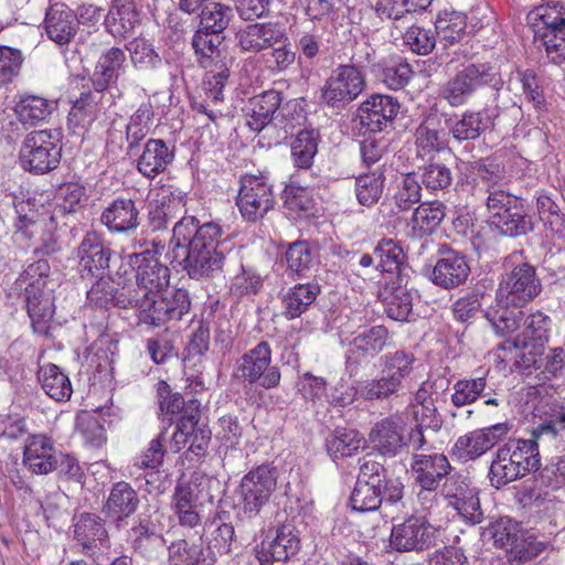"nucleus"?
Here are the masks:
<instances>
[{
	"mask_svg": "<svg viewBox=\"0 0 565 565\" xmlns=\"http://www.w3.org/2000/svg\"><path fill=\"white\" fill-rule=\"evenodd\" d=\"M221 234L218 224H200L194 216H183L174 224L172 242L184 250L180 264L191 279L210 280L223 273L226 256L220 249Z\"/></svg>",
	"mask_w": 565,
	"mask_h": 565,
	"instance_id": "nucleus-1",
	"label": "nucleus"
},
{
	"mask_svg": "<svg viewBox=\"0 0 565 565\" xmlns=\"http://www.w3.org/2000/svg\"><path fill=\"white\" fill-rule=\"evenodd\" d=\"M414 363L413 353L402 350L387 353L383 358V369L377 379L362 382L356 390L344 381H340L328 399L331 404L339 406L351 404L356 393L366 401L387 399L403 388V383L411 375Z\"/></svg>",
	"mask_w": 565,
	"mask_h": 565,
	"instance_id": "nucleus-2",
	"label": "nucleus"
},
{
	"mask_svg": "<svg viewBox=\"0 0 565 565\" xmlns=\"http://www.w3.org/2000/svg\"><path fill=\"white\" fill-rule=\"evenodd\" d=\"M160 407L166 416L178 417L175 430L169 444L171 451L179 452L189 444L186 459L192 461L203 458L211 441V430L201 420L199 401L192 398L185 402L181 394L175 393L164 398ZM169 420L173 422V417Z\"/></svg>",
	"mask_w": 565,
	"mask_h": 565,
	"instance_id": "nucleus-3",
	"label": "nucleus"
},
{
	"mask_svg": "<svg viewBox=\"0 0 565 565\" xmlns=\"http://www.w3.org/2000/svg\"><path fill=\"white\" fill-rule=\"evenodd\" d=\"M403 489L401 480L388 476L382 463L364 458L350 503L360 512L375 511L383 503L393 505L401 501Z\"/></svg>",
	"mask_w": 565,
	"mask_h": 565,
	"instance_id": "nucleus-4",
	"label": "nucleus"
},
{
	"mask_svg": "<svg viewBox=\"0 0 565 565\" xmlns=\"http://www.w3.org/2000/svg\"><path fill=\"white\" fill-rule=\"evenodd\" d=\"M223 41L224 35L199 29L193 34L191 43L198 63L207 71L204 81L206 95L214 104L222 102L224 98L223 89L228 81L234 62L222 46Z\"/></svg>",
	"mask_w": 565,
	"mask_h": 565,
	"instance_id": "nucleus-5",
	"label": "nucleus"
},
{
	"mask_svg": "<svg viewBox=\"0 0 565 565\" xmlns=\"http://www.w3.org/2000/svg\"><path fill=\"white\" fill-rule=\"evenodd\" d=\"M541 465L536 439H510L500 446L491 462L489 478L497 489L509 484L532 471Z\"/></svg>",
	"mask_w": 565,
	"mask_h": 565,
	"instance_id": "nucleus-6",
	"label": "nucleus"
},
{
	"mask_svg": "<svg viewBox=\"0 0 565 565\" xmlns=\"http://www.w3.org/2000/svg\"><path fill=\"white\" fill-rule=\"evenodd\" d=\"M495 230L507 237H522L535 230V214L522 196L510 191H494L486 203Z\"/></svg>",
	"mask_w": 565,
	"mask_h": 565,
	"instance_id": "nucleus-7",
	"label": "nucleus"
},
{
	"mask_svg": "<svg viewBox=\"0 0 565 565\" xmlns=\"http://www.w3.org/2000/svg\"><path fill=\"white\" fill-rule=\"evenodd\" d=\"M126 303H130V308L136 310L141 323L153 327L163 326L171 320H181L191 306L189 292L183 288L153 295L135 292Z\"/></svg>",
	"mask_w": 565,
	"mask_h": 565,
	"instance_id": "nucleus-8",
	"label": "nucleus"
},
{
	"mask_svg": "<svg viewBox=\"0 0 565 565\" xmlns=\"http://www.w3.org/2000/svg\"><path fill=\"white\" fill-rule=\"evenodd\" d=\"M499 90L503 79L498 67L489 62L471 63L458 71L444 86L441 96L452 107L462 106L480 87Z\"/></svg>",
	"mask_w": 565,
	"mask_h": 565,
	"instance_id": "nucleus-9",
	"label": "nucleus"
},
{
	"mask_svg": "<svg viewBox=\"0 0 565 565\" xmlns=\"http://www.w3.org/2000/svg\"><path fill=\"white\" fill-rule=\"evenodd\" d=\"M60 131L35 130L24 138L19 159L25 171L43 174L57 168L62 157Z\"/></svg>",
	"mask_w": 565,
	"mask_h": 565,
	"instance_id": "nucleus-10",
	"label": "nucleus"
},
{
	"mask_svg": "<svg viewBox=\"0 0 565 565\" xmlns=\"http://www.w3.org/2000/svg\"><path fill=\"white\" fill-rule=\"evenodd\" d=\"M233 377L249 385H259L265 390L277 387L281 373L277 365L271 364L269 343L262 341L237 359Z\"/></svg>",
	"mask_w": 565,
	"mask_h": 565,
	"instance_id": "nucleus-11",
	"label": "nucleus"
},
{
	"mask_svg": "<svg viewBox=\"0 0 565 565\" xmlns=\"http://www.w3.org/2000/svg\"><path fill=\"white\" fill-rule=\"evenodd\" d=\"M439 530L425 515L413 514L393 525L388 546L398 553H422L437 545Z\"/></svg>",
	"mask_w": 565,
	"mask_h": 565,
	"instance_id": "nucleus-12",
	"label": "nucleus"
},
{
	"mask_svg": "<svg viewBox=\"0 0 565 565\" xmlns=\"http://www.w3.org/2000/svg\"><path fill=\"white\" fill-rule=\"evenodd\" d=\"M277 469L260 465L245 475L239 484L241 509L248 519L257 518L277 488Z\"/></svg>",
	"mask_w": 565,
	"mask_h": 565,
	"instance_id": "nucleus-13",
	"label": "nucleus"
},
{
	"mask_svg": "<svg viewBox=\"0 0 565 565\" xmlns=\"http://www.w3.org/2000/svg\"><path fill=\"white\" fill-rule=\"evenodd\" d=\"M361 68L355 64H340L332 70L321 88V100L333 108H344L365 89Z\"/></svg>",
	"mask_w": 565,
	"mask_h": 565,
	"instance_id": "nucleus-14",
	"label": "nucleus"
},
{
	"mask_svg": "<svg viewBox=\"0 0 565 565\" xmlns=\"http://www.w3.org/2000/svg\"><path fill=\"white\" fill-rule=\"evenodd\" d=\"M127 265L135 270V280L127 278L132 295L162 292L170 284V268L152 250L129 254Z\"/></svg>",
	"mask_w": 565,
	"mask_h": 565,
	"instance_id": "nucleus-15",
	"label": "nucleus"
},
{
	"mask_svg": "<svg viewBox=\"0 0 565 565\" xmlns=\"http://www.w3.org/2000/svg\"><path fill=\"white\" fill-rule=\"evenodd\" d=\"M542 291V282L534 266L522 263L507 273L497 289L500 300L514 306H526Z\"/></svg>",
	"mask_w": 565,
	"mask_h": 565,
	"instance_id": "nucleus-16",
	"label": "nucleus"
},
{
	"mask_svg": "<svg viewBox=\"0 0 565 565\" xmlns=\"http://www.w3.org/2000/svg\"><path fill=\"white\" fill-rule=\"evenodd\" d=\"M411 470L415 483L420 487L419 500L436 498V490L448 478L452 467L444 454H414Z\"/></svg>",
	"mask_w": 565,
	"mask_h": 565,
	"instance_id": "nucleus-17",
	"label": "nucleus"
},
{
	"mask_svg": "<svg viewBox=\"0 0 565 565\" xmlns=\"http://www.w3.org/2000/svg\"><path fill=\"white\" fill-rule=\"evenodd\" d=\"M50 265L45 259L30 264L21 276L25 285V301L29 317L33 323H40L50 317V299L44 295L47 285Z\"/></svg>",
	"mask_w": 565,
	"mask_h": 565,
	"instance_id": "nucleus-18",
	"label": "nucleus"
},
{
	"mask_svg": "<svg viewBox=\"0 0 565 565\" xmlns=\"http://www.w3.org/2000/svg\"><path fill=\"white\" fill-rule=\"evenodd\" d=\"M274 205L273 186L264 177L245 175L242 178L237 206L245 220L256 222L263 218Z\"/></svg>",
	"mask_w": 565,
	"mask_h": 565,
	"instance_id": "nucleus-19",
	"label": "nucleus"
},
{
	"mask_svg": "<svg viewBox=\"0 0 565 565\" xmlns=\"http://www.w3.org/2000/svg\"><path fill=\"white\" fill-rule=\"evenodd\" d=\"M443 495L448 505L469 524L476 525L482 522L483 512L480 507L478 490L460 473H450L443 482Z\"/></svg>",
	"mask_w": 565,
	"mask_h": 565,
	"instance_id": "nucleus-20",
	"label": "nucleus"
},
{
	"mask_svg": "<svg viewBox=\"0 0 565 565\" xmlns=\"http://www.w3.org/2000/svg\"><path fill=\"white\" fill-rule=\"evenodd\" d=\"M401 105L397 98L373 94L358 108L360 124L370 132L376 134L392 128L394 119L398 115Z\"/></svg>",
	"mask_w": 565,
	"mask_h": 565,
	"instance_id": "nucleus-21",
	"label": "nucleus"
},
{
	"mask_svg": "<svg viewBox=\"0 0 565 565\" xmlns=\"http://www.w3.org/2000/svg\"><path fill=\"white\" fill-rule=\"evenodd\" d=\"M470 266L465 254L441 245L430 280L444 289H452L466 282Z\"/></svg>",
	"mask_w": 565,
	"mask_h": 565,
	"instance_id": "nucleus-22",
	"label": "nucleus"
},
{
	"mask_svg": "<svg viewBox=\"0 0 565 565\" xmlns=\"http://www.w3.org/2000/svg\"><path fill=\"white\" fill-rule=\"evenodd\" d=\"M122 266L117 271L119 279L115 281L110 276L104 275L97 277L95 284L87 291L88 302L97 308L108 309L110 307L130 308V303H126L131 298L132 294L126 278L128 269L125 268L121 273Z\"/></svg>",
	"mask_w": 565,
	"mask_h": 565,
	"instance_id": "nucleus-23",
	"label": "nucleus"
},
{
	"mask_svg": "<svg viewBox=\"0 0 565 565\" xmlns=\"http://www.w3.org/2000/svg\"><path fill=\"white\" fill-rule=\"evenodd\" d=\"M77 271L83 279L104 275L109 267L111 249L96 232H88L77 247Z\"/></svg>",
	"mask_w": 565,
	"mask_h": 565,
	"instance_id": "nucleus-24",
	"label": "nucleus"
},
{
	"mask_svg": "<svg viewBox=\"0 0 565 565\" xmlns=\"http://www.w3.org/2000/svg\"><path fill=\"white\" fill-rule=\"evenodd\" d=\"M494 544L509 552L514 558L527 561L539 555L541 548L531 537L525 539L518 525L510 519H500L489 529Z\"/></svg>",
	"mask_w": 565,
	"mask_h": 565,
	"instance_id": "nucleus-25",
	"label": "nucleus"
},
{
	"mask_svg": "<svg viewBox=\"0 0 565 565\" xmlns=\"http://www.w3.org/2000/svg\"><path fill=\"white\" fill-rule=\"evenodd\" d=\"M369 439L381 455L394 457L406 447V424L397 415L385 417L374 425Z\"/></svg>",
	"mask_w": 565,
	"mask_h": 565,
	"instance_id": "nucleus-26",
	"label": "nucleus"
},
{
	"mask_svg": "<svg viewBox=\"0 0 565 565\" xmlns=\"http://www.w3.org/2000/svg\"><path fill=\"white\" fill-rule=\"evenodd\" d=\"M511 426L508 423L491 425L482 429L472 430L459 437L455 448L459 456L466 459H476L503 440Z\"/></svg>",
	"mask_w": 565,
	"mask_h": 565,
	"instance_id": "nucleus-27",
	"label": "nucleus"
},
{
	"mask_svg": "<svg viewBox=\"0 0 565 565\" xmlns=\"http://www.w3.org/2000/svg\"><path fill=\"white\" fill-rule=\"evenodd\" d=\"M139 503L137 491L128 482L118 481L113 484L102 513L116 527H120L137 511Z\"/></svg>",
	"mask_w": 565,
	"mask_h": 565,
	"instance_id": "nucleus-28",
	"label": "nucleus"
},
{
	"mask_svg": "<svg viewBox=\"0 0 565 565\" xmlns=\"http://www.w3.org/2000/svg\"><path fill=\"white\" fill-rule=\"evenodd\" d=\"M300 540L291 524H282L270 541L256 546L255 554L260 565H270L271 561L286 562L299 551Z\"/></svg>",
	"mask_w": 565,
	"mask_h": 565,
	"instance_id": "nucleus-29",
	"label": "nucleus"
},
{
	"mask_svg": "<svg viewBox=\"0 0 565 565\" xmlns=\"http://www.w3.org/2000/svg\"><path fill=\"white\" fill-rule=\"evenodd\" d=\"M58 452L46 435H31L24 445L23 465L35 475H49L57 469Z\"/></svg>",
	"mask_w": 565,
	"mask_h": 565,
	"instance_id": "nucleus-30",
	"label": "nucleus"
},
{
	"mask_svg": "<svg viewBox=\"0 0 565 565\" xmlns=\"http://www.w3.org/2000/svg\"><path fill=\"white\" fill-rule=\"evenodd\" d=\"M236 38L242 51L248 53H259L288 40L285 30L273 22L248 24L237 32Z\"/></svg>",
	"mask_w": 565,
	"mask_h": 565,
	"instance_id": "nucleus-31",
	"label": "nucleus"
},
{
	"mask_svg": "<svg viewBox=\"0 0 565 565\" xmlns=\"http://www.w3.org/2000/svg\"><path fill=\"white\" fill-rule=\"evenodd\" d=\"M100 223L111 233H127L139 226L140 212L131 198L118 196L104 209Z\"/></svg>",
	"mask_w": 565,
	"mask_h": 565,
	"instance_id": "nucleus-32",
	"label": "nucleus"
},
{
	"mask_svg": "<svg viewBox=\"0 0 565 565\" xmlns=\"http://www.w3.org/2000/svg\"><path fill=\"white\" fill-rule=\"evenodd\" d=\"M281 100V93L275 89L252 97L243 109L248 128L260 132L271 121Z\"/></svg>",
	"mask_w": 565,
	"mask_h": 565,
	"instance_id": "nucleus-33",
	"label": "nucleus"
},
{
	"mask_svg": "<svg viewBox=\"0 0 565 565\" xmlns=\"http://www.w3.org/2000/svg\"><path fill=\"white\" fill-rule=\"evenodd\" d=\"M550 317L541 311L529 315L523 322V330L513 339H508L499 345V350L512 352L513 350H526L530 342L545 345L548 340Z\"/></svg>",
	"mask_w": 565,
	"mask_h": 565,
	"instance_id": "nucleus-34",
	"label": "nucleus"
},
{
	"mask_svg": "<svg viewBox=\"0 0 565 565\" xmlns=\"http://www.w3.org/2000/svg\"><path fill=\"white\" fill-rule=\"evenodd\" d=\"M388 331L383 326H374L361 331L350 343L349 354L347 359V369L352 375L358 370V361L353 355L358 356H375L387 343Z\"/></svg>",
	"mask_w": 565,
	"mask_h": 565,
	"instance_id": "nucleus-35",
	"label": "nucleus"
},
{
	"mask_svg": "<svg viewBox=\"0 0 565 565\" xmlns=\"http://www.w3.org/2000/svg\"><path fill=\"white\" fill-rule=\"evenodd\" d=\"M78 20L76 14L64 3L52 4L45 15V30L51 40L66 44L75 36Z\"/></svg>",
	"mask_w": 565,
	"mask_h": 565,
	"instance_id": "nucleus-36",
	"label": "nucleus"
},
{
	"mask_svg": "<svg viewBox=\"0 0 565 565\" xmlns=\"http://www.w3.org/2000/svg\"><path fill=\"white\" fill-rule=\"evenodd\" d=\"M174 159V147H170L161 139H149L138 159V171L147 177L154 178L163 172Z\"/></svg>",
	"mask_w": 565,
	"mask_h": 565,
	"instance_id": "nucleus-37",
	"label": "nucleus"
},
{
	"mask_svg": "<svg viewBox=\"0 0 565 565\" xmlns=\"http://www.w3.org/2000/svg\"><path fill=\"white\" fill-rule=\"evenodd\" d=\"M56 218L57 216L54 214L49 218L43 217L38 221H32L26 215L20 216L17 224L18 232L29 238L40 234L39 245L34 248V252L52 255L58 249L57 238L54 234Z\"/></svg>",
	"mask_w": 565,
	"mask_h": 565,
	"instance_id": "nucleus-38",
	"label": "nucleus"
},
{
	"mask_svg": "<svg viewBox=\"0 0 565 565\" xmlns=\"http://www.w3.org/2000/svg\"><path fill=\"white\" fill-rule=\"evenodd\" d=\"M107 539V530L100 516L92 513L81 514L74 525V540L86 555L94 554L98 544Z\"/></svg>",
	"mask_w": 565,
	"mask_h": 565,
	"instance_id": "nucleus-39",
	"label": "nucleus"
},
{
	"mask_svg": "<svg viewBox=\"0 0 565 565\" xmlns=\"http://www.w3.org/2000/svg\"><path fill=\"white\" fill-rule=\"evenodd\" d=\"M198 486L181 478L173 492L172 508L181 525L194 527L200 522L196 512Z\"/></svg>",
	"mask_w": 565,
	"mask_h": 565,
	"instance_id": "nucleus-40",
	"label": "nucleus"
},
{
	"mask_svg": "<svg viewBox=\"0 0 565 565\" xmlns=\"http://www.w3.org/2000/svg\"><path fill=\"white\" fill-rule=\"evenodd\" d=\"M320 292L317 284H297L281 296L282 316L294 320L305 313Z\"/></svg>",
	"mask_w": 565,
	"mask_h": 565,
	"instance_id": "nucleus-41",
	"label": "nucleus"
},
{
	"mask_svg": "<svg viewBox=\"0 0 565 565\" xmlns=\"http://www.w3.org/2000/svg\"><path fill=\"white\" fill-rule=\"evenodd\" d=\"M448 132L459 142L477 140L487 129L486 117L481 111L466 110L460 116L447 120Z\"/></svg>",
	"mask_w": 565,
	"mask_h": 565,
	"instance_id": "nucleus-42",
	"label": "nucleus"
},
{
	"mask_svg": "<svg viewBox=\"0 0 565 565\" xmlns=\"http://www.w3.org/2000/svg\"><path fill=\"white\" fill-rule=\"evenodd\" d=\"M523 307L502 302L499 292H495V306L489 308L484 317L497 334L504 335L519 329L523 319Z\"/></svg>",
	"mask_w": 565,
	"mask_h": 565,
	"instance_id": "nucleus-43",
	"label": "nucleus"
},
{
	"mask_svg": "<svg viewBox=\"0 0 565 565\" xmlns=\"http://www.w3.org/2000/svg\"><path fill=\"white\" fill-rule=\"evenodd\" d=\"M418 152H438L446 146V132L438 115L429 114L418 125L414 134Z\"/></svg>",
	"mask_w": 565,
	"mask_h": 565,
	"instance_id": "nucleus-44",
	"label": "nucleus"
},
{
	"mask_svg": "<svg viewBox=\"0 0 565 565\" xmlns=\"http://www.w3.org/2000/svg\"><path fill=\"white\" fill-rule=\"evenodd\" d=\"M38 380L52 399L56 402H66L71 398L73 388L68 376L62 370L53 364L41 365L38 371Z\"/></svg>",
	"mask_w": 565,
	"mask_h": 565,
	"instance_id": "nucleus-45",
	"label": "nucleus"
},
{
	"mask_svg": "<svg viewBox=\"0 0 565 565\" xmlns=\"http://www.w3.org/2000/svg\"><path fill=\"white\" fill-rule=\"evenodd\" d=\"M126 62L125 51L119 47H110L105 51L98 58L94 72V87L99 92H104L108 85L116 82L118 72Z\"/></svg>",
	"mask_w": 565,
	"mask_h": 565,
	"instance_id": "nucleus-46",
	"label": "nucleus"
},
{
	"mask_svg": "<svg viewBox=\"0 0 565 565\" xmlns=\"http://www.w3.org/2000/svg\"><path fill=\"white\" fill-rule=\"evenodd\" d=\"M385 312L396 321H408L413 315V292L402 281L392 282L385 288Z\"/></svg>",
	"mask_w": 565,
	"mask_h": 565,
	"instance_id": "nucleus-47",
	"label": "nucleus"
},
{
	"mask_svg": "<svg viewBox=\"0 0 565 565\" xmlns=\"http://www.w3.org/2000/svg\"><path fill=\"white\" fill-rule=\"evenodd\" d=\"M56 103L36 95H25L14 106V113L23 125L35 126L45 121Z\"/></svg>",
	"mask_w": 565,
	"mask_h": 565,
	"instance_id": "nucleus-48",
	"label": "nucleus"
},
{
	"mask_svg": "<svg viewBox=\"0 0 565 565\" xmlns=\"http://www.w3.org/2000/svg\"><path fill=\"white\" fill-rule=\"evenodd\" d=\"M544 3L534 8L529 14L532 21H541L534 32L565 31V0H543Z\"/></svg>",
	"mask_w": 565,
	"mask_h": 565,
	"instance_id": "nucleus-49",
	"label": "nucleus"
},
{
	"mask_svg": "<svg viewBox=\"0 0 565 565\" xmlns=\"http://www.w3.org/2000/svg\"><path fill=\"white\" fill-rule=\"evenodd\" d=\"M448 382L445 379H437L435 381H425L415 393V405L422 406L423 418H428V427L437 429L440 427L441 420L437 416V407L435 404L434 395H437L438 390H445Z\"/></svg>",
	"mask_w": 565,
	"mask_h": 565,
	"instance_id": "nucleus-50",
	"label": "nucleus"
},
{
	"mask_svg": "<svg viewBox=\"0 0 565 565\" xmlns=\"http://www.w3.org/2000/svg\"><path fill=\"white\" fill-rule=\"evenodd\" d=\"M170 558L174 565H214L213 556L206 546L190 544L185 540L173 542L169 547Z\"/></svg>",
	"mask_w": 565,
	"mask_h": 565,
	"instance_id": "nucleus-51",
	"label": "nucleus"
},
{
	"mask_svg": "<svg viewBox=\"0 0 565 565\" xmlns=\"http://www.w3.org/2000/svg\"><path fill=\"white\" fill-rule=\"evenodd\" d=\"M102 93L97 88L94 92L83 93L74 102L68 114L70 124L83 128L90 126L100 113Z\"/></svg>",
	"mask_w": 565,
	"mask_h": 565,
	"instance_id": "nucleus-52",
	"label": "nucleus"
},
{
	"mask_svg": "<svg viewBox=\"0 0 565 565\" xmlns=\"http://www.w3.org/2000/svg\"><path fill=\"white\" fill-rule=\"evenodd\" d=\"M139 23V13L135 6H111L106 18L107 31L115 38H125Z\"/></svg>",
	"mask_w": 565,
	"mask_h": 565,
	"instance_id": "nucleus-53",
	"label": "nucleus"
},
{
	"mask_svg": "<svg viewBox=\"0 0 565 565\" xmlns=\"http://www.w3.org/2000/svg\"><path fill=\"white\" fill-rule=\"evenodd\" d=\"M285 256L287 270L297 278L307 277L316 264L313 250L309 243L305 241L290 244Z\"/></svg>",
	"mask_w": 565,
	"mask_h": 565,
	"instance_id": "nucleus-54",
	"label": "nucleus"
},
{
	"mask_svg": "<svg viewBox=\"0 0 565 565\" xmlns=\"http://www.w3.org/2000/svg\"><path fill=\"white\" fill-rule=\"evenodd\" d=\"M466 15L457 11L439 13L435 22V33L444 46L459 42L466 30Z\"/></svg>",
	"mask_w": 565,
	"mask_h": 565,
	"instance_id": "nucleus-55",
	"label": "nucleus"
},
{
	"mask_svg": "<svg viewBox=\"0 0 565 565\" xmlns=\"http://www.w3.org/2000/svg\"><path fill=\"white\" fill-rule=\"evenodd\" d=\"M536 211L545 230L559 238L565 237V213L551 196L546 194L539 195L536 198Z\"/></svg>",
	"mask_w": 565,
	"mask_h": 565,
	"instance_id": "nucleus-56",
	"label": "nucleus"
},
{
	"mask_svg": "<svg viewBox=\"0 0 565 565\" xmlns=\"http://www.w3.org/2000/svg\"><path fill=\"white\" fill-rule=\"evenodd\" d=\"M361 445L359 431L351 428H338L326 440L327 450L334 459L352 456Z\"/></svg>",
	"mask_w": 565,
	"mask_h": 565,
	"instance_id": "nucleus-57",
	"label": "nucleus"
},
{
	"mask_svg": "<svg viewBox=\"0 0 565 565\" xmlns=\"http://www.w3.org/2000/svg\"><path fill=\"white\" fill-rule=\"evenodd\" d=\"M185 212V196L182 193L169 192L162 195L160 204L150 211V218L156 228L166 227L174 218Z\"/></svg>",
	"mask_w": 565,
	"mask_h": 565,
	"instance_id": "nucleus-58",
	"label": "nucleus"
},
{
	"mask_svg": "<svg viewBox=\"0 0 565 565\" xmlns=\"http://www.w3.org/2000/svg\"><path fill=\"white\" fill-rule=\"evenodd\" d=\"M152 117L153 109L150 103L141 104L130 116L129 122L126 126V140L129 151L137 148L140 141L149 134Z\"/></svg>",
	"mask_w": 565,
	"mask_h": 565,
	"instance_id": "nucleus-59",
	"label": "nucleus"
},
{
	"mask_svg": "<svg viewBox=\"0 0 565 565\" xmlns=\"http://www.w3.org/2000/svg\"><path fill=\"white\" fill-rule=\"evenodd\" d=\"M374 255L379 259L376 268L384 273H397V280H403L401 269L405 263V254L402 247L393 239H382L374 249Z\"/></svg>",
	"mask_w": 565,
	"mask_h": 565,
	"instance_id": "nucleus-60",
	"label": "nucleus"
},
{
	"mask_svg": "<svg viewBox=\"0 0 565 565\" xmlns=\"http://www.w3.org/2000/svg\"><path fill=\"white\" fill-rule=\"evenodd\" d=\"M319 135L315 130H302L298 132L291 145V157L297 168L308 169L312 166L313 158L318 152Z\"/></svg>",
	"mask_w": 565,
	"mask_h": 565,
	"instance_id": "nucleus-61",
	"label": "nucleus"
},
{
	"mask_svg": "<svg viewBox=\"0 0 565 565\" xmlns=\"http://www.w3.org/2000/svg\"><path fill=\"white\" fill-rule=\"evenodd\" d=\"M234 17L233 9L221 2H210L201 8V29L222 34Z\"/></svg>",
	"mask_w": 565,
	"mask_h": 565,
	"instance_id": "nucleus-62",
	"label": "nucleus"
},
{
	"mask_svg": "<svg viewBox=\"0 0 565 565\" xmlns=\"http://www.w3.org/2000/svg\"><path fill=\"white\" fill-rule=\"evenodd\" d=\"M445 216V205L441 202H426L420 203L414 211L411 223L414 230L427 233L436 228Z\"/></svg>",
	"mask_w": 565,
	"mask_h": 565,
	"instance_id": "nucleus-63",
	"label": "nucleus"
},
{
	"mask_svg": "<svg viewBox=\"0 0 565 565\" xmlns=\"http://www.w3.org/2000/svg\"><path fill=\"white\" fill-rule=\"evenodd\" d=\"M534 39L544 47L550 63L565 67V31L534 32Z\"/></svg>",
	"mask_w": 565,
	"mask_h": 565,
	"instance_id": "nucleus-64",
	"label": "nucleus"
}]
</instances>
